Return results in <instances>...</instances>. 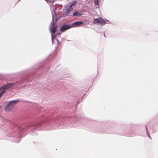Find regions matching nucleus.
Returning <instances> with one entry per match:
<instances>
[{"mask_svg": "<svg viewBox=\"0 0 158 158\" xmlns=\"http://www.w3.org/2000/svg\"><path fill=\"white\" fill-rule=\"evenodd\" d=\"M83 23L81 21H77L73 23V25L74 27L78 26Z\"/></svg>", "mask_w": 158, "mask_h": 158, "instance_id": "nucleus-7", "label": "nucleus"}, {"mask_svg": "<svg viewBox=\"0 0 158 158\" xmlns=\"http://www.w3.org/2000/svg\"><path fill=\"white\" fill-rule=\"evenodd\" d=\"M94 3L96 5H98L99 4L98 0H94Z\"/></svg>", "mask_w": 158, "mask_h": 158, "instance_id": "nucleus-10", "label": "nucleus"}, {"mask_svg": "<svg viewBox=\"0 0 158 158\" xmlns=\"http://www.w3.org/2000/svg\"><path fill=\"white\" fill-rule=\"evenodd\" d=\"M14 84L13 83H9L7 85H4L3 87H2L0 88V91L1 90L2 91H5V93L6 91V89H9L12 86L14 85Z\"/></svg>", "mask_w": 158, "mask_h": 158, "instance_id": "nucleus-5", "label": "nucleus"}, {"mask_svg": "<svg viewBox=\"0 0 158 158\" xmlns=\"http://www.w3.org/2000/svg\"><path fill=\"white\" fill-rule=\"evenodd\" d=\"M71 27L70 25H64L60 27V30L61 31L63 32L66 30L69 29Z\"/></svg>", "mask_w": 158, "mask_h": 158, "instance_id": "nucleus-6", "label": "nucleus"}, {"mask_svg": "<svg viewBox=\"0 0 158 158\" xmlns=\"http://www.w3.org/2000/svg\"><path fill=\"white\" fill-rule=\"evenodd\" d=\"M18 102V100H14L9 102L5 108V111H9L12 110L15 107V104Z\"/></svg>", "mask_w": 158, "mask_h": 158, "instance_id": "nucleus-1", "label": "nucleus"}, {"mask_svg": "<svg viewBox=\"0 0 158 158\" xmlns=\"http://www.w3.org/2000/svg\"><path fill=\"white\" fill-rule=\"evenodd\" d=\"M5 93V91H1L0 93V98Z\"/></svg>", "mask_w": 158, "mask_h": 158, "instance_id": "nucleus-9", "label": "nucleus"}, {"mask_svg": "<svg viewBox=\"0 0 158 158\" xmlns=\"http://www.w3.org/2000/svg\"><path fill=\"white\" fill-rule=\"evenodd\" d=\"M57 28V26L56 24L52 22L50 27V30L52 34H54L56 32Z\"/></svg>", "mask_w": 158, "mask_h": 158, "instance_id": "nucleus-4", "label": "nucleus"}, {"mask_svg": "<svg viewBox=\"0 0 158 158\" xmlns=\"http://www.w3.org/2000/svg\"><path fill=\"white\" fill-rule=\"evenodd\" d=\"M75 3H76V2L73 1L71 3H69L68 6L65 7L64 12L68 14L70 11H72L73 8L75 6Z\"/></svg>", "mask_w": 158, "mask_h": 158, "instance_id": "nucleus-2", "label": "nucleus"}, {"mask_svg": "<svg viewBox=\"0 0 158 158\" xmlns=\"http://www.w3.org/2000/svg\"><path fill=\"white\" fill-rule=\"evenodd\" d=\"M56 0H47V2H53L54 1H55Z\"/></svg>", "mask_w": 158, "mask_h": 158, "instance_id": "nucleus-11", "label": "nucleus"}, {"mask_svg": "<svg viewBox=\"0 0 158 158\" xmlns=\"http://www.w3.org/2000/svg\"><path fill=\"white\" fill-rule=\"evenodd\" d=\"M93 23L94 24H100L101 25H104L106 23V21L102 18H98L94 19Z\"/></svg>", "mask_w": 158, "mask_h": 158, "instance_id": "nucleus-3", "label": "nucleus"}, {"mask_svg": "<svg viewBox=\"0 0 158 158\" xmlns=\"http://www.w3.org/2000/svg\"><path fill=\"white\" fill-rule=\"evenodd\" d=\"M81 15V13H80L78 11H76L73 13V16H80Z\"/></svg>", "mask_w": 158, "mask_h": 158, "instance_id": "nucleus-8", "label": "nucleus"}]
</instances>
